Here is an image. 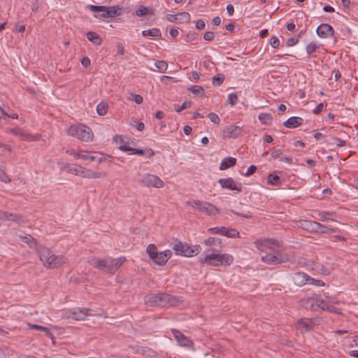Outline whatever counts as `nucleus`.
<instances>
[{
	"label": "nucleus",
	"mask_w": 358,
	"mask_h": 358,
	"mask_svg": "<svg viewBox=\"0 0 358 358\" xmlns=\"http://www.w3.org/2000/svg\"><path fill=\"white\" fill-rule=\"evenodd\" d=\"M36 250L43 266L48 268H57L67 262L66 257L63 255H55L48 248L40 245Z\"/></svg>",
	"instance_id": "obj_1"
},
{
	"label": "nucleus",
	"mask_w": 358,
	"mask_h": 358,
	"mask_svg": "<svg viewBox=\"0 0 358 358\" xmlns=\"http://www.w3.org/2000/svg\"><path fill=\"white\" fill-rule=\"evenodd\" d=\"M145 304L150 306H176L179 304L180 300L174 296L166 293L150 294L144 298Z\"/></svg>",
	"instance_id": "obj_2"
},
{
	"label": "nucleus",
	"mask_w": 358,
	"mask_h": 358,
	"mask_svg": "<svg viewBox=\"0 0 358 358\" xmlns=\"http://www.w3.org/2000/svg\"><path fill=\"white\" fill-rule=\"evenodd\" d=\"M213 252H217L213 250ZM233 257L229 254L211 253L206 255L203 259L201 260V264H206L210 266H219L220 265L229 266L233 262Z\"/></svg>",
	"instance_id": "obj_3"
},
{
	"label": "nucleus",
	"mask_w": 358,
	"mask_h": 358,
	"mask_svg": "<svg viewBox=\"0 0 358 358\" xmlns=\"http://www.w3.org/2000/svg\"><path fill=\"white\" fill-rule=\"evenodd\" d=\"M87 8L93 13L102 12L101 15H94L99 19L112 18L121 15L122 8L119 6L106 7L104 6L89 5Z\"/></svg>",
	"instance_id": "obj_4"
},
{
	"label": "nucleus",
	"mask_w": 358,
	"mask_h": 358,
	"mask_svg": "<svg viewBox=\"0 0 358 358\" xmlns=\"http://www.w3.org/2000/svg\"><path fill=\"white\" fill-rule=\"evenodd\" d=\"M67 134L85 142H89L93 138L92 129L83 124L71 126L67 130Z\"/></svg>",
	"instance_id": "obj_5"
},
{
	"label": "nucleus",
	"mask_w": 358,
	"mask_h": 358,
	"mask_svg": "<svg viewBox=\"0 0 358 358\" xmlns=\"http://www.w3.org/2000/svg\"><path fill=\"white\" fill-rule=\"evenodd\" d=\"M150 258L158 265H164L171 258L172 252L166 250L160 252L157 251V247L154 244H150L146 250Z\"/></svg>",
	"instance_id": "obj_6"
},
{
	"label": "nucleus",
	"mask_w": 358,
	"mask_h": 358,
	"mask_svg": "<svg viewBox=\"0 0 358 358\" xmlns=\"http://www.w3.org/2000/svg\"><path fill=\"white\" fill-rule=\"evenodd\" d=\"M201 249L200 245H189L187 243H183L180 241L176 243L173 247L176 255L184 257H193L196 255Z\"/></svg>",
	"instance_id": "obj_7"
},
{
	"label": "nucleus",
	"mask_w": 358,
	"mask_h": 358,
	"mask_svg": "<svg viewBox=\"0 0 358 358\" xmlns=\"http://www.w3.org/2000/svg\"><path fill=\"white\" fill-rule=\"evenodd\" d=\"M138 176H141L138 182L143 186L155 188H162L164 186V181L157 176L150 173H138Z\"/></svg>",
	"instance_id": "obj_8"
},
{
	"label": "nucleus",
	"mask_w": 358,
	"mask_h": 358,
	"mask_svg": "<svg viewBox=\"0 0 358 358\" xmlns=\"http://www.w3.org/2000/svg\"><path fill=\"white\" fill-rule=\"evenodd\" d=\"M188 203L191 205L192 208H197L200 212L206 213L208 215H215L220 213L219 209L209 202L194 200L192 202H188Z\"/></svg>",
	"instance_id": "obj_9"
},
{
	"label": "nucleus",
	"mask_w": 358,
	"mask_h": 358,
	"mask_svg": "<svg viewBox=\"0 0 358 358\" xmlns=\"http://www.w3.org/2000/svg\"><path fill=\"white\" fill-rule=\"evenodd\" d=\"M92 310L88 308H73L67 314V318L75 320H84L89 315H92Z\"/></svg>",
	"instance_id": "obj_10"
},
{
	"label": "nucleus",
	"mask_w": 358,
	"mask_h": 358,
	"mask_svg": "<svg viewBox=\"0 0 358 358\" xmlns=\"http://www.w3.org/2000/svg\"><path fill=\"white\" fill-rule=\"evenodd\" d=\"M218 183L223 189L236 190L238 192H242L241 183L235 182L232 178H220L218 180Z\"/></svg>",
	"instance_id": "obj_11"
},
{
	"label": "nucleus",
	"mask_w": 358,
	"mask_h": 358,
	"mask_svg": "<svg viewBox=\"0 0 358 358\" xmlns=\"http://www.w3.org/2000/svg\"><path fill=\"white\" fill-rule=\"evenodd\" d=\"M171 332L177 341L178 343L182 347H185L187 348H194L193 342L187 336H185L182 333L177 329H171Z\"/></svg>",
	"instance_id": "obj_12"
},
{
	"label": "nucleus",
	"mask_w": 358,
	"mask_h": 358,
	"mask_svg": "<svg viewBox=\"0 0 358 358\" xmlns=\"http://www.w3.org/2000/svg\"><path fill=\"white\" fill-rule=\"evenodd\" d=\"M256 248L261 251L265 250L266 248H272L273 246H279V241L277 239L266 238L264 240H257L254 242Z\"/></svg>",
	"instance_id": "obj_13"
},
{
	"label": "nucleus",
	"mask_w": 358,
	"mask_h": 358,
	"mask_svg": "<svg viewBox=\"0 0 358 358\" xmlns=\"http://www.w3.org/2000/svg\"><path fill=\"white\" fill-rule=\"evenodd\" d=\"M316 32L320 38H327L334 36V30L330 24L322 23L317 27Z\"/></svg>",
	"instance_id": "obj_14"
},
{
	"label": "nucleus",
	"mask_w": 358,
	"mask_h": 358,
	"mask_svg": "<svg viewBox=\"0 0 358 358\" xmlns=\"http://www.w3.org/2000/svg\"><path fill=\"white\" fill-rule=\"evenodd\" d=\"M11 133L15 136L20 137L22 141H38L40 138L39 134H36V136L29 134L19 127L11 129Z\"/></svg>",
	"instance_id": "obj_15"
},
{
	"label": "nucleus",
	"mask_w": 358,
	"mask_h": 358,
	"mask_svg": "<svg viewBox=\"0 0 358 358\" xmlns=\"http://www.w3.org/2000/svg\"><path fill=\"white\" fill-rule=\"evenodd\" d=\"M168 21L176 23H187L190 20V15L187 12L179 13L176 15L169 14L166 15Z\"/></svg>",
	"instance_id": "obj_16"
},
{
	"label": "nucleus",
	"mask_w": 358,
	"mask_h": 358,
	"mask_svg": "<svg viewBox=\"0 0 358 358\" xmlns=\"http://www.w3.org/2000/svg\"><path fill=\"white\" fill-rule=\"evenodd\" d=\"M0 220H8L17 223L25 222L24 217L22 215L11 213L5 211H0Z\"/></svg>",
	"instance_id": "obj_17"
},
{
	"label": "nucleus",
	"mask_w": 358,
	"mask_h": 358,
	"mask_svg": "<svg viewBox=\"0 0 358 358\" xmlns=\"http://www.w3.org/2000/svg\"><path fill=\"white\" fill-rule=\"evenodd\" d=\"M89 263L94 268L108 273V269L110 268L109 259H106L93 258L89 261Z\"/></svg>",
	"instance_id": "obj_18"
},
{
	"label": "nucleus",
	"mask_w": 358,
	"mask_h": 358,
	"mask_svg": "<svg viewBox=\"0 0 358 358\" xmlns=\"http://www.w3.org/2000/svg\"><path fill=\"white\" fill-rule=\"evenodd\" d=\"M310 279V276L302 272H296L292 276L293 282L299 287L308 284Z\"/></svg>",
	"instance_id": "obj_19"
},
{
	"label": "nucleus",
	"mask_w": 358,
	"mask_h": 358,
	"mask_svg": "<svg viewBox=\"0 0 358 358\" xmlns=\"http://www.w3.org/2000/svg\"><path fill=\"white\" fill-rule=\"evenodd\" d=\"M106 176V173L105 172H96L91 169L84 168L83 166L81 167V170L79 175V176L89 179L103 178Z\"/></svg>",
	"instance_id": "obj_20"
},
{
	"label": "nucleus",
	"mask_w": 358,
	"mask_h": 358,
	"mask_svg": "<svg viewBox=\"0 0 358 358\" xmlns=\"http://www.w3.org/2000/svg\"><path fill=\"white\" fill-rule=\"evenodd\" d=\"M125 261L126 258L124 257H120L116 259H109L110 268L108 269V273L113 274L115 273Z\"/></svg>",
	"instance_id": "obj_21"
},
{
	"label": "nucleus",
	"mask_w": 358,
	"mask_h": 358,
	"mask_svg": "<svg viewBox=\"0 0 358 358\" xmlns=\"http://www.w3.org/2000/svg\"><path fill=\"white\" fill-rule=\"evenodd\" d=\"M224 133L226 137L235 138L241 136L242 129L238 126L231 125L224 129Z\"/></svg>",
	"instance_id": "obj_22"
},
{
	"label": "nucleus",
	"mask_w": 358,
	"mask_h": 358,
	"mask_svg": "<svg viewBox=\"0 0 358 358\" xmlns=\"http://www.w3.org/2000/svg\"><path fill=\"white\" fill-rule=\"evenodd\" d=\"M303 122V120L299 117H291L284 122V126L287 128H296L301 126Z\"/></svg>",
	"instance_id": "obj_23"
},
{
	"label": "nucleus",
	"mask_w": 358,
	"mask_h": 358,
	"mask_svg": "<svg viewBox=\"0 0 358 358\" xmlns=\"http://www.w3.org/2000/svg\"><path fill=\"white\" fill-rule=\"evenodd\" d=\"M316 222H317L313 220H303L298 222V226L304 230L310 232H315Z\"/></svg>",
	"instance_id": "obj_24"
},
{
	"label": "nucleus",
	"mask_w": 358,
	"mask_h": 358,
	"mask_svg": "<svg viewBox=\"0 0 358 358\" xmlns=\"http://www.w3.org/2000/svg\"><path fill=\"white\" fill-rule=\"evenodd\" d=\"M261 259L263 262L268 264H278L283 262L279 257L271 253L262 256Z\"/></svg>",
	"instance_id": "obj_25"
},
{
	"label": "nucleus",
	"mask_w": 358,
	"mask_h": 358,
	"mask_svg": "<svg viewBox=\"0 0 358 358\" xmlns=\"http://www.w3.org/2000/svg\"><path fill=\"white\" fill-rule=\"evenodd\" d=\"M220 234L225 236L228 238H238L239 237L240 234L235 229H228L225 227H221L220 229Z\"/></svg>",
	"instance_id": "obj_26"
},
{
	"label": "nucleus",
	"mask_w": 358,
	"mask_h": 358,
	"mask_svg": "<svg viewBox=\"0 0 358 358\" xmlns=\"http://www.w3.org/2000/svg\"><path fill=\"white\" fill-rule=\"evenodd\" d=\"M316 302V299L314 297H308L301 300L302 306H304L306 309L311 310H315L317 309Z\"/></svg>",
	"instance_id": "obj_27"
},
{
	"label": "nucleus",
	"mask_w": 358,
	"mask_h": 358,
	"mask_svg": "<svg viewBox=\"0 0 358 358\" xmlns=\"http://www.w3.org/2000/svg\"><path fill=\"white\" fill-rule=\"evenodd\" d=\"M236 163V159L231 157H225L223 159L220 165V170H226L230 167L234 166Z\"/></svg>",
	"instance_id": "obj_28"
},
{
	"label": "nucleus",
	"mask_w": 358,
	"mask_h": 358,
	"mask_svg": "<svg viewBox=\"0 0 358 358\" xmlns=\"http://www.w3.org/2000/svg\"><path fill=\"white\" fill-rule=\"evenodd\" d=\"M282 172L279 171H273L268 176L267 182L269 185H276L280 181Z\"/></svg>",
	"instance_id": "obj_29"
},
{
	"label": "nucleus",
	"mask_w": 358,
	"mask_h": 358,
	"mask_svg": "<svg viewBox=\"0 0 358 358\" xmlns=\"http://www.w3.org/2000/svg\"><path fill=\"white\" fill-rule=\"evenodd\" d=\"M87 38L96 45H101L102 39L101 36L94 31H89L87 33Z\"/></svg>",
	"instance_id": "obj_30"
},
{
	"label": "nucleus",
	"mask_w": 358,
	"mask_h": 358,
	"mask_svg": "<svg viewBox=\"0 0 358 358\" xmlns=\"http://www.w3.org/2000/svg\"><path fill=\"white\" fill-rule=\"evenodd\" d=\"M81 167V166L78 164H66L64 166V169L67 170V171L70 173L74 174L76 176H79Z\"/></svg>",
	"instance_id": "obj_31"
},
{
	"label": "nucleus",
	"mask_w": 358,
	"mask_h": 358,
	"mask_svg": "<svg viewBox=\"0 0 358 358\" xmlns=\"http://www.w3.org/2000/svg\"><path fill=\"white\" fill-rule=\"evenodd\" d=\"M142 35L144 37L151 36V37H157V38H159L162 36V33L159 29L152 28V29L143 31Z\"/></svg>",
	"instance_id": "obj_32"
},
{
	"label": "nucleus",
	"mask_w": 358,
	"mask_h": 358,
	"mask_svg": "<svg viewBox=\"0 0 358 358\" xmlns=\"http://www.w3.org/2000/svg\"><path fill=\"white\" fill-rule=\"evenodd\" d=\"M316 301H317V302H316L317 308H321L324 310H329L330 312L336 311L335 307L328 305L326 301H324V300L316 299Z\"/></svg>",
	"instance_id": "obj_33"
},
{
	"label": "nucleus",
	"mask_w": 358,
	"mask_h": 358,
	"mask_svg": "<svg viewBox=\"0 0 358 358\" xmlns=\"http://www.w3.org/2000/svg\"><path fill=\"white\" fill-rule=\"evenodd\" d=\"M20 238L24 243H27L30 247H35L37 248V242L35 238H34L29 234H25L24 236L20 235Z\"/></svg>",
	"instance_id": "obj_34"
},
{
	"label": "nucleus",
	"mask_w": 358,
	"mask_h": 358,
	"mask_svg": "<svg viewBox=\"0 0 358 358\" xmlns=\"http://www.w3.org/2000/svg\"><path fill=\"white\" fill-rule=\"evenodd\" d=\"M335 231H336V229L334 228H330V227L323 225L317 222H316L315 232L328 234V233L334 232Z\"/></svg>",
	"instance_id": "obj_35"
},
{
	"label": "nucleus",
	"mask_w": 358,
	"mask_h": 358,
	"mask_svg": "<svg viewBox=\"0 0 358 358\" xmlns=\"http://www.w3.org/2000/svg\"><path fill=\"white\" fill-rule=\"evenodd\" d=\"M258 119L262 124L266 125H270L273 121V117L270 113H260Z\"/></svg>",
	"instance_id": "obj_36"
},
{
	"label": "nucleus",
	"mask_w": 358,
	"mask_h": 358,
	"mask_svg": "<svg viewBox=\"0 0 358 358\" xmlns=\"http://www.w3.org/2000/svg\"><path fill=\"white\" fill-rule=\"evenodd\" d=\"M320 220L322 222H326L329 220H333L334 219L331 218V217L336 216V213L334 212H327V211H320L318 213Z\"/></svg>",
	"instance_id": "obj_37"
},
{
	"label": "nucleus",
	"mask_w": 358,
	"mask_h": 358,
	"mask_svg": "<svg viewBox=\"0 0 358 358\" xmlns=\"http://www.w3.org/2000/svg\"><path fill=\"white\" fill-rule=\"evenodd\" d=\"M29 328L31 329L43 331L45 333V334L48 337L53 338V335H52V332L50 331V330L48 328H47L45 327H43V326L38 325V324H31V325H30Z\"/></svg>",
	"instance_id": "obj_38"
},
{
	"label": "nucleus",
	"mask_w": 358,
	"mask_h": 358,
	"mask_svg": "<svg viewBox=\"0 0 358 358\" xmlns=\"http://www.w3.org/2000/svg\"><path fill=\"white\" fill-rule=\"evenodd\" d=\"M108 105L106 102L101 101L96 106V111L99 115H104L107 113Z\"/></svg>",
	"instance_id": "obj_39"
},
{
	"label": "nucleus",
	"mask_w": 358,
	"mask_h": 358,
	"mask_svg": "<svg viewBox=\"0 0 358 358\" xmlns=\"http://www.w3.org/2000/svg\"><path fill=\"white\" fill-rule=\"evenodd\" d=\"M204 243L208 246L219 245L221 246L222 241L220 238L215 237H209L205 240Z\"/></svg>",
	"instance_id": "obj_40"
},
{
	"label": "nucleus",
	"mask_w": 358,
	"mask_h": 358,
	"mask_svg": "<svg viewBox=\"0 0 358 358\" xmlns=\"http://www.w3.org/2000/svg\"><path fill=\"white\" fill-rule=\"evenodd\" d=\"M155 66L160 73L165 72L168 67L167 63L163 60H157L155 62Z\"/></svg>",
	"instance_id": "obj_41"
},
{
	"label": "nucleus",
	"mask_w": 358,
	"mask_h": 358,
	"mask_svg": "<svg viewBox=\"0 0 358 358\" xmlns=\"http://www.w3.org/2000/svg\"><path fill=\"white\" fill-rule=\"evenodd\" d=\"M224 80V76L222 73H219L214 76L212 80V83L214 86L221 85Z\"/></svg>",
	"instance_id": "obj_42"
},
{
	"label": "nucleus",
	"mask_w": 358,
	"mask_h": 358,
	"mask_svg": "<svg viewBox=\"0 0 358 358\" xmlns=\"http://www.w3.org/2000/svg\"><path fill=\"white\" fill-rule=\"evenodd\" d=\"M152 14L150 9L143 6H140L138 9L136 10V15L138 16H143L145 15H150Z\"/></svg>",
	"instance_id": "obj_43"
},
{
	"label": "nucleus",
	"mask_w": 358,
	"mask_h": 358,
	"mask_svg": "<svg viewBox=\"0 0 358 358\" xmlns=\"http://www.w3.org/2000/svg\"><path fill=\"white\" fill-rule=\"evenodd\" d=\"M192 94H199L201 96H203L204 90L201 86L199 85H193L188 89Z\"/></svg>",
	"instance_id": "obj_44"
},
{
	"label": "nucleus",
	"mask_w": 358,
	"mask_h": 358,
	"mask_svg": "<svg viewBox=\"0 0 358 358\" xmlns=\"http://www.w3.org/2000/svg\"><path fill=\"white\" fill-rule=\"evenodd\" d=\"M319 48V45L317 43L311 42L306 46V52L308 55H311L313 52H314L317 48Z\"/></svg>",
	"instance_id": "obj_45"
},
{
	"label": "nucleus",
	"mask_w": 358,
	"mask_h": 358,
	"mask_svg": "<svg viewBox=\"0 0 358 358\" xmlns=\"http://www.w3.org/2000/svg\"><path fill=\"white\" fill-rule=\"evenodd\" d=\"M10 178L9 176L5 173V171L0 169V181H2L5 183H8L10 182Z\"/></svg>",
	"instance_id": "obj_46"
},
{
	"label": "nucleus",
	"mask_w": 358,
	"mask_h": 358,
	"mask_svg": "<svg viewBox=\"0 0 358 358\" xmlns=\"http://www.w3.org/2000/svg\"><path fill=\"white\" fill-rule=\"evenodd\" d=\"M228 99L229 101V104L231 106H234L236 104L238 100V96L235 93H231L228 95Z\"/></svg>",
	"instance_id": "obj_47"
},
{
	"label": "nucleus",
	"mask_w": 358,
	"mask_h": 358,
	"mask_svg": "<svg viewBox=\"0 0 358 358\" xmlns=\"http://www.w3.org/2000/svg\"><path fill=\"white\" fill-rule=\"evenodd\" d=\"M231 212L238 216H240V217H244V218H251L252 217V214L248 211L247 213H239V212H236L234 210H231Z\"/></svg>",
	"instance_id": "obj_48"
},
{
	"label": "nucleus",
	"mask_w": 358,
	"mask_h": 358,
	"mask_svg": "<svg viewBox=\"0 0 358 358\" xmlns=\"http://www.w3.org/2000/svg\"><path fill=\"white\" fill-rule=\"evenodd\" d=\"M300 322L306 329L311 328L313 324V321L309 319L301 320Z\"/></svg>",
	"instance_id": "obj_49"
},
{
	"label": "nucleus",
	"mask_w": 358,
	"mask_h": 358,
	"mask_svg": "<svg viewBox=\"0 0 358 358\" xmlns=\"http://www.w3.org/2000/svg\"><path fill=\"white\" fill-rule=\"evenodd\" d=\"M208 117L210 118V121L214 122L215 124H218L220 121V119L219 117V116L214 113H210L208 114Z\"/></svg>",
	"instance_id": "obj_50"
},
{
	"label": "nucleus",
	"mask_w": 358,
	"mask_h": 358,
	"mask_svg": "<svg viewBox=\"0 0 358 358\" xmlns=\"http://www.w3.org/2000/svg\"><path fill=\"white\" fill-rule=\"evenodd\" d=\"M270 45L273 48H276L280 45V40L276 36H273L270 40Z\"/></svg>",
	"instance_id": "obj_51"
},
{
	"label": "nucleus",
	"mask_w": 358,
	"mask_h": 358,
	"mask_svg": "<svg viewBox=\"0 0 358 358\" xmlns=\"http://www.w3.org/2000/svg\"><path fill=\"white\" fill-rule=\"evenodd\" d=\"M257 171V166L255 165H250L248 168L247 171L245 173V176H250L255 173Z\"/></svg>",
	"instance_id": "obj_52"
},
{
	"label": "nucleus",
	"mask_w": 358,
	"mask_h": 358,
	"mask_svg": "<svg viewBox=\"0 0 358 358\" xmlns=\"http://www.w3.org/2000/svg\"><path fill=\"white\" fill-rule=\"evenodd\" d=\"M299 43V38L292 37L289 38L287 41V46L292 47Z\"/></svg>",
	"instance_id": "obj_53"
},
{
	"label": "nucleus",
	"mask_w": 358,
	"mask_h": 358,
	"mask_svg": "<svg viewBox=\"0 0 358 358\" xmlns=\"http://www.w3.org/2000/svg\"><path fill=\"white\" fill-rule=\"evenodd\" d=\"M215 37V34L213 31H206L203 34V38L206 41H212Z\"/></svg>",
	"instance_id": "obj_54"
},
{
	"label": "nucleus",
	"mask_w": 358,
	"mask_h": 358,
	"mask_svg": "<svg viewBox=\"0 0 358 358\" xmlns=\"http://www.w3.org/2000/svg\"><path fill=\"white\" fill-rule=\"evenodd\" d=\"M206 24L203 20L196 21L195 27L197 29L202 30L205 28Z\"/></svg>",
	"instance_id": "obj_55"
},
{
	"label": "nucleus",
	"mask_w": 358,
	"mask_h": 358,
	"mask_svg": "<svg viewBox=\"0 0 358 358\" xmlns=\"http://www.w3.org/2000/svg\"><path fill=\"white\" fill-rule=\"evenodd\" d=\"M191 106V101H185L183 102V103L178 108H176V110L178 112V113H180L181 112L182 110L188 108L189 106Z\"/></svg>",
	"instance_id": "obj_56"
},
{
	"label": "nucleus",
	"mask_w": 358,
	"mask_h": 358,
	"mask_svg": "<svg viewBox=\"0 0 358 358\" xmlns=\"http://www.w3.org/2000/svg\"><path fill=\"white\" fill-rule=\"evenodd\" d=\"M309 262H310V261H309ZM311 269L319 272L320 271H322V266L320 264L311 262Z\"/></svg>",
	"instance_id": "obj_57"
},
{
	"label": "nucleus",
	"mask_w": 358,
	"mask_h": 358,
	"mask_svg": "<svg viewBox=\"0 0 358 358\" xmlns=\"http://www.w3.org/2000/svg\"><path fill=\"white\" fill-rule=\"evenodd\" d=\"M66 152L70 155L73 156L75 158H79L80 150L78 151H76L75 150L71 149V150H67Z\"/></svg>",
	"instance_id": "obj_58"
},
{
	"label": "nucleus",
	"mask_w": 358,
	"mask_h": 358,
	"mask_svg": "<svg viewBox=\"0 0 358 358\" xmlns=\"http://www.w3.org/2000/svg\"><path fill=\"white\" fill-rule=\"evenodd\" d=\"M309 283L312 284V285H317V286H323V285H324V282H323L322 280H315V279H313L312 278H310V279L309 280Z\"/></svg>",
	"instance_id": "obj_59"
},
{
	"label": "nucleus",
	"mask_w": 358,
	"mask_h": 358,
	"mask_svg": "<svg viewBox=\"0 0 358 358\" xmlns=\"http://www.w3.org/2000/svg\"><path fill=\"white\" fill-rule=\"evenodd\" d=\"M89 155L90 154L87 151L80 150L79 158L83 160H88Z\"/></svg>",
	"instance_id": "obj_60"
},
{
	"label": "nucleus",
	"mask_w": 358,
	"mask_h": 358,
	"mask_svg": "<svg viewBox=\"0 0 358 358\" xmlns=\"http://www.w3.org/2000/svg\"><path fill=\"white\" fill-rule=\"evenodd\" d=\"M334 140L337 146L342 147L346 145L345 141H343L339 138H334Z\"/></svg>",
	"instance_id": "obj_61"
},
{
	"label": "nucleus",
	"mask_w": 358,
	"mask_h": 358,
	"mask_svg": "<svg viewBox=\"0 0 358 358\" xmlns=\"http://www.w3.org/2000/svg\"><path fill=\"white\" fill-rule=\"evenodd\" d=\"M150 350L148 348L144 347H137L136 352L140 353L142 355L146 354L148 352H149Z\"/></svg>",
	"instance_id": "obj_62"
},
{
	"label": "nucleus",
	"mask_w": 358,
	"mask_h": 358,
	"mask_svg": "<svg viewBox=\"0 0 358 358\" xmlns=\"http://www.w3.org/2000/svg\"><path fill=\"white\" fill-rule=\"evenodd\" d=\"M282 154V151L281 150H274L271 152V157L274 159L278 157L280 155Z\"/></svg>",
	"instance_id": "obj_63"
},
{
	"label": "nucleus",
	"mask_w": 358,
	"mask_h": 358,
	"mask_svg": "<svg viewBox=\"0 0 358 358\" xmlns=\"http://www.w3.org/2000/svg\"><path fill=\"white\" fill-rule=\"evenodd\" d=\"M324 108V104L322 103H319L314 109L313 112L315 114H319Z\"/></svg>",
	"instance_id": "obj_64"
}]
</instances>
